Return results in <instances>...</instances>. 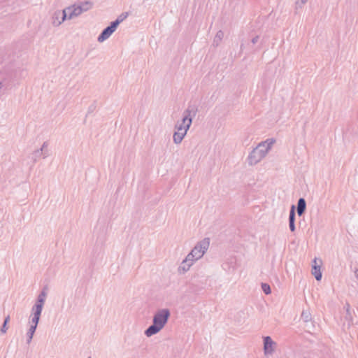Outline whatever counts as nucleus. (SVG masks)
<instances>
[{"mask_svg":"<svg viewBox=\"0 0 358 358\" xmlns=\"http://www.w3.org/2000/svg\"><path fill=\"white\" fill-rule=\"evenodd\" d=\"M171 317L169 308L158 309L153 315L152 324L145 331L147 337H151L160 332L166 325Z\"/></svg>","mask_w":358,"mask_h":358,"instance_id":"nucleus-2","label":"nucleus"},{"mask_svg":"<svg viewBox=\"0 0 358 358\" xmlns=\"http://www.w3.org/2000/svg\"><path fill=\"white\" fill-rule=\"evenodd\" d=\"M128 17L127 13H121L117 19L113 22V23L117 27V26L123 22L127 17Z\"/></svg>","mask_w":358,"mask_h":358,"instance_id":"nucleus-18","label":"nucleus"},{"mask_svg":"<svg viewBox=\"0 0 358 358\" xmlns=\"http://www.w3.org/2000/svg\"><path fill=\"white\" fill-rule=\"evenodd\" d=\"M48 143L44 142L40 150H36L31 154V158L34 162H36L39 158H45L48 156Z\"/></svg>","mask_w":358,"mask_h":358,"instance_id":"nucleus-7","label":"nucleus"},{"mask_svg":"<svg viewBox=\"0 0 358 358\" xmlns=\"http://www.w3.org/2000/svg\"><path fill=\"white\" fill-rule=\"evenodd\" d=\"M210 240L209 238H203V240L196 243L194 247L187 254V256L192 259L194 262L201 259L206 254L209 248Z\"/></svg>","mask_w":358,"mask_h":358,"instance_id":"nucleus-4","label":"nucleus"},{"mask_svg":"<svg viewBox=\"0 0 358 358\" xmlns=\"http://www.w3.org/2000/svg\"><path fill=\"white\" fill-rule=\"evenodd\" d=\"M67 8H64L62 10H56L52 16V23L54 26L60 25L66 18Z\"/></svg>","mask_w":358,"mask_h":358,"instance_id":"nucleus-8","label":"nucleus"},{"mask_svg":"<svg viewBox=\"0 0 358 358\" xmlns=\"http://www.w3.org/2000/svg\"><path fill=\"white\" fill-rule=\"evenodd\" d=\"M45 289L46 288H43V289L41 292L40 294L38 296L35 305L33 306V308L43 310V307L47 296V292Z\"/></svg>","mask_w":358,"mask_h":358,"instance_id":"nucleus-11","label":"nucleus"},{"mask_svg":"<svg viewBox=\"0 0 358 358\" xmlns=\"http://www.w3.org/2000/svg\"><path fill=\"white\" fill-rule=\"evenodd\" d=\"M92 7V2L88 1L74 4L71 7H69V20L79 16L83 13L90 10Z\"/></svg>","mask_w":358,"mask_h":358,"instance_id":"nucleus-5","label":"nucleus"},{"mask_svg":"<svg viewBox=\"0 0 358 358\" xmlns=\"http://www.w3.org/2000/svg\"><path fill=\"white\" fill-rule=\"evenodd\" d=\"M262 289L266 294H269L271 292L270 285L266 283L262 284Z\"/></svg>","mask_w":358,"mask_h":358,"instance_id":"nucleus-20","label":"nucleus"},{"mask_svg":"<svg viewBox=\"0 0 358 358\" xmlns=\"http://www.w3.org/2000/svg\"><path fill=\"white\" fill-rule=\"evenodd\" d=\"M117 27L111 22L110 25L103 30L101 34L98 37L99 42H103L108 39L112 34L116 30Z\"/></svg>","mask_w":358,"mask_h":358,"instance_id":"nucleus-10","label":"nucleus"},{"mask_svg":"<svg viewBox=\"0 0 358 358\" xmlns=\"http://www.w3.org/2000/svg\"><path fill=\"white\" fill-rule=\"evenodd\" d=\"M9 321H10V316L8 315L7 317H5L3 323L4 324H8L9 322Z\"/></svg>","mask_w":358,"mask_h":358,"instance_id":"nucleus-27","label":"nucleus"},{"mask_svg":"<svg viewBox=\"0 0 358 358\" xmlns=\"http://www.w3.org/2000/svg\"><path fill=\"white\" fill-rule=\"evenodd\" d=\"M224 32L221 30L218 31L214 38L213 44L216 46L219 45L224 37Z\"/></svg>","mask_w":358,"mask_h":358,"instance_id":"nucleus-16","label":"nucleus"},{"mask_svg":"<svg viewBox=\"0 0 358 358\" xmlns=\"http://www.w3.org/2000/svg\"><path fill=\"white\" fill-rule=\"evenodd\" d=\"M289 229L291 231H294L295 230V224L294 222H289Z\"/></svg>","mask_w":358,"mask_h":358,"instance_id":"nucleus-24","label":"nucleus"},{"mask_svg":"<svg viewBox=\"0 0 358 358\" xmlns=\"http://www.w3.org/2000/svg\"><path fill=\"white\" fill-rule=\"evenodd\" d=\"M196 110L194 107H188L182 113V117L178 120L174 126L176 131L187 134L192 123V119L196 115Z\"/></svg>","mask_w":358,"mask_h":358,"instance_id":"nucleus-3","label":"nucleus"},{"mask_svg":"<svg viewBox=\"0 0 358 358\" xmlns=\"http://www.w3.org/2000/svg\"><path fill=\"white\" fill-rule=\"evenodd\" d=\"M194 263L195 262L187 255L178 267V273L181 275L186 273L189 271Z\"/></svg>","mask_w":358,"mask_h":358,"instance_id":"nucleus-9","label":"nucleus"},{"mask_svg":"<svg viewBox=\"0 0 358 358\" xmlns=\"http://www.w3.org/2000/svg\"><path fill=\"white\" fill-rule=\"evenodd\" d=\"M308 1V0H296V8H302L304 4Z\"/></svg>","mask_w":358,"mask_h":358,"instance_id":"nucleus-21","label":"nucleus"},{"mask_svg":"<svg viewBox=\"0 0 358 358\" xmlns=\"http://www.w3.org/2000/svg\"><path fill=\"white\" fill-rule=\"evenodd\" d=\"M306 203L303 198H300L297 204V213L299 216L302 215L306 210Z\"/></svg>","mask_w":358,"mask_h":358,"instance_id":"nucleus-14","label":"nucleus"},{"mask_svg":"<svg viewBox=\"0 0 358 358\" xmlns=\"http://www.w3.org/2000/svg\"><path fill=\"white\" fill-rule=\"evenodd\" d=\"M32 310L34 311V315H33V317L31 318V326L37 328V325H38V323L39 320H40V316H41L42 310L41 309H38V308H33Z\"/></svg>","mask_w":358,"mask_h":358,"instance_id":"nucleus-12","label":"nucleus"},{"mask_svg":"<svg viewBox=\"0 0 358 358\" xmlns=\"http://www.w3.org/2000/svg\"><path fill=\"white\" fill-rule=\"evenodd\" d=\"M259 41V36H256L255 37H254L252 39V43L253 44H255L256 43H257V41Z\"/></svg>","mask_w":358,"mask_h":358,"instance_id":"nucleus-26","label":"nucleus"},{"mask_svg":"<svg viewBox=\"0 0 358 358\" xmlns=\"http://www.w3.org/2000/svg\"><path fill=\"white\" fill-rule=\"evenodd\" d=\"M355 277H356L357 280H358V269H357L355 271Z\"/></svg>","mask_w":358,"mask_h":358,"instance_id":"nucleus-28","label":"nucleus"},{"mask_svg":"<svg viewBox=\"0 0 358 358\" xmlns=\"http://www.w3.org/2000/svg\"><path fill=\"white\" fill-rule=\"evenodd\" d=\"M322 261L318 259L317 258H315L313 261V265H320L321 266Z\"/></svg>","mask_w":358,"mask_h":358,"instance_id":"nucleus-23","label":"nucleus"},{"mask_svg":"<svg viewBox=\"0 0 358 358\" xmlns=\"http://www.w3.org/2000/svg\"><path fill=\"white\" fill-rule=\"evenodd\" d=\"M36 328L34 327L30 326L27 333V343L29 344L31 342L34 334L36 331Z\"/></svg>","mask_w":358,"mask_h":358,"instance_id":"nucleus-17","label":"nucleus"},{"mask_svg":"<svg viewBox=\"0 0 358 358\" xmlns=\"http://www.w3.org/2000/svg\"><path fill=\"white\" fill-rule=\"evenodd\" d=\"M276 140L273 138H267L260 142L258 145L249 153L247 161L250 166H255L264 159L273 146L275 143Z\"/></svg>","mask_w":358,"mask_h":358,"instance_id":"nucleus-1","label":"nucleus"},{"mask_svg":"<svg viewBox=\"0 0 358 358\" xmlns=\"http://www.w3.org/2000/svg\"><path fill=\"white\" fill-rule=\"evenodd\" d=\"M88 358H91V357H88Z\"/></svg>","mask_w":358,"mask_h":358,"instance_id":"nucleus-29","label":"nucleus"},{"mask_svg":"<svg viewBox=\"0 0 358 358\" xmlns=\"http://www.w3.org/2000/svg\"><path fill=\"white\" fill-rule=\"evenodd\" d=\"M295 220V206H292L289 216V222H294Z\"/></svg>","mask_w":358,"mask_h":358,"instance_id":"nucleus-19","label":"nucleus"},{"mask_svg":"<svg viewBox=\"0 0 358 358\" xmlns=\"http://www.w3.org/2000/svg\"><path fill=\"white\" fill-rule=\"evenodd\" d=\"M187 134L174 131L173 134V141L176 145H179L182 143V140Z\"/></svg>","mask_w":358,"mask_h":358,"instance_id":"nucleus-13","label":"nucleus"},{"mask_svg":"<svg viewBox=\"0 0 358 358\" xmlns=\"http://www.w3.org/2000/svg\"><path fill=\"white\" fill-rule=\"evenodd\" d=\"M278 344L271 336H266L263 337V350L266 357L272 356L275 352Z\"/></svg>","mask_w":358,"mask_h":358,"instance_id":"nucleus-6","label":"nucleus"},{"mask_svg":"<svg viewBox=\"0 0 358 358\" xmlns=\"http://www.w3.org/2000/svg\"><path fill=\"white\" fill-rule=\"evenodd\" d=\"M312 274L315 276L317 280H320L322 278V272L320 269V265H313L312 266Z\"/></svg>","mask_w":358,"mask_h":358,"instance_id":"nucleus-15","label":"nucleus"},{"mask_svg":"<svg viewBox=\"0 0 358 358\" xmlns=\"http://www.w3.org/2000/svg\"><path fill=\"white\" fill-rule=\"evenodd\" d=\"M7 330H8L7 324L3 323V325L1 328V333L5 334L7 331Z\"/></svg>","mask_w":358,"mask_h":358,"instance_id":"nucleus-22","label":"nucleus"},{"mask_svg":"<svg viewBox=\"0 0 358 358\" xmlns=\"http://www.w3.org/2000/svg\"><path fill=\"white\" fill-rule=\"evenodd\" d=\"M302 317H305V320H306V322L308 321L309 315L306 313H305L304 311L302 313Z\"/></svg>","mask_w":358,"mask_h":358,"instance_id":"nucleus-25","label":"nucleus"}]
</instances>
